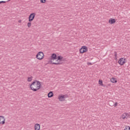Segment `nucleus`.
Wrapping results in <instances>:
<instances>
[{"label":"nucleus","mask_w":130,"mask_h":130,"mask_svg":"<svg viewBox=\"0 0 130 130\" xmlns=\"http://www.w3.org/2000/svg\"><path fill=\"white\" fill-rule=\"evenodd\" d=\"M31 90L36 92L38 90H39L41 88V84L40 81H34L30 85Z\"/></svg>","instance_id":"f257e3e1"},{"label":"nucleus","mask_w":130,"mask_h":130,"mask_svg":"<svg viewBox=\"0 0 130 130\" xmlns=\"http://www.w3.org/2000/svg\"><path fill=\"white\" fill-rule=\"evenodd\" d=\"M62 58H63V57L61 56H58V57H57V62H52V64H56V65H58V64H61L62 63Z\"/></svg>","instance_id":"f03ea898"},{"label":"nucleus","mask_w":130,"mask_h":130,"mask_svg":"<svg viewBox=\"0 0 130 130\" xmlns=\"http://www.w3.org/2000/svg\"><path fill=\"white\" fill-rule=\"evenodd\" d=\"M36 58L39 60H41L44 58V53L43 52H39L36 55Z\"/></svg>","instance_id":"7ed1b4c3"},{"label":"nucleus","mask_w":130,"mask_h":130,"mask_svg":"<svg viewBox=\"0 0 130 130\" xmlns=\"http://www.w3.org/2000/svg\"><path fill=\"white\" fill-rule=\"evenodd\" d=\"M125 60H126V58H120L118 62L119 64H120V66H123V64H124V63H125V62H126V61H125Z\"/></svg>","instance_id":"20e7f679"},{"label":"nucleus","mask_w":130,"mask_h":130,"mask_svg":"<svg viewBox=\"0 0 130 130\" xmlns=\"http://www.w3.org/2000/svg\"><path fill=\"white\" fill-rule=\"evenodd\" d=\"M35 15H36V13H32L30 14L28 17L29 22H32V21L34 20V18H35Z\"/></svg>","instance_id":"39448f33"},{"label":"nucleus","mask_w":130,"mask_h":130,"mask_svg":"<svg viewBox=\"0 0 130 130\" xmlns=\"http://www.w3.org/2000/svg\"><path fill=\"white\" fill-rule=\"evenodd\" d=\"M5 120H6L5 117L0 116V124H5L6 123Z\"/></svg>","instance_id":"423d86ee"},{"label":"nucleus","mask_w":130,"mask_h":130,"mask_svg":"<svg viewBox=\"0 0 130 130\" xmlns=\"http://www.w3.org/2000/svg\"><path fill=\"white\" fill-rule=\"evenodd\" d=\"M55 59H57V57L56 56V54H55V53L52 54L51 60H55Z\"/></svg>","instance_id":"0eeeda50"},{"label":"nucleus","mask_w":130,"mask_h":130,"mask_svg":"<svg viewBox=\"0 0 130 130\" xmlns=\"http://www.w3.org/2000/svg\"><path fill=\"white\" fill-rule=\"evenodd\" d=\"M82 49H83L82 53H85V52H87V51H88V48L86 46H82Z\"/></svg>","instance_id":"6e6552de"},{"label":"nucleus","mask_w":130,"mask_h":130,"mask_svg":"<svg viewBox=\"0 0 130 130\" xmlns=\"http://www.w3.org/2000/svg\"><path fill=\"white\" fill-rule=\"evenodd\" d=\"M35 130H40V124L36 123L35 124Z\"/></svg>","instance_id":"1a4fd4ad"},{"label":"nucleus","mask_w":130,"mask_h":130,"mask_svg":"<svg viewBox=\"0 0 130 130\" xmlns=\"http://www.w3.org/2000/svg\"><path fill=\"white\" fill-rule=\"evenodd\" d=\"M64 98H66L64 95H61L58 97L59 101H64Z\"/></svg>","instance_id":"9d476101"},{"label":"nucleus","mask_w":130,"mask_h":130,"mask_svg":"<svg viewBox=\"0 0 130 130\" xmlns=\"http://www.w3.org/2000/svg\"><path fill=\"white\" fill-rule=\"evenodd\" d=\"M115 19H112V18H110L109 20V23L110 24H114V23H115Z\"/></svg>","instance_id":"9b49d317"},{"label":"nucleus","mask_w":130,"mask_h":130,"mask_svg":"<svg viewBox=\"0 0 130 130\" xmlns=\"http://www.w3.org/2000/svg\"><path fill=\"white\" fill-rule=\"evenodd\" d=\"M48 98H51V97H53V92L52 91H50L48 93Z\"/></svg>","instance_id":"f8f14e48"},{"label":"nucleus","mask_w":130,"mask_h":130,"mask_svg":"<svg viewBox=\"0 0 130 130\" xmlns=\"http://www.w3.org/2000/svg\"><path fill=\"white\" fill-rule=\"evenodd\" d=\"M108 104L110 106H114V102L112 101H109Z\"/></svg>","instance_id":"ddd939ff"},{"label":"nucleus","mask_w":130,"mask_h":130,"mask_svg":"<svg viewBox=\"0 0 130 130\" xmlns=\"http://www.w3.org/2000/svg\"><path fill=\"white\" fill-rule=\"evenodd\" d=\"M122 119H126V113H124L121 116Z\"/></svg>","instance_id":"4468645a"},{"label":"nucleus","mask_w":130,"mask_h":130,"mask_svg":"<svg viewBox=\"0 0 130 130\" xmlns=\"http://www.w3.org/2000/svg\"><path fill=\"white\" fill-rule=\"evenodd\" d=\"M111 82L112 83H117V81L116 80H115V79H114L113 78L111 79Z\"/></svg>","instance_id":"2eb2a0df"},{"label":"nucleus","mask_w":130,"mask_h":130,"mask_svg":"<svg viewBox=\"0 0 130 130\" xmlns=\"http://www.w3.org/2000/svg\"><path fill=\"white\" fill-rule=\"evenodd\" d=\"M99 85H101V86H103V81H102V80H100L99 81Z\"/></svg>","instance_id":"dca6fc26"},{"label":"nucleus","mask_w":130,"mask_h":130,"mask_svg":"<svg viewBox=\"0 0 130 130\" xmlns=\"http://www.w3.org/2000/svg\"><path fill=\"white\" fill-rule=\"evenodd\" d=\"M115 59H117V53L116 52H114Z\"/></svg>","instance_id":"f3484780"},{"label":"nucleus","mask_w":130,"mask_h":130,"mask_svg":"<svg viewBox=\"0 0 130 130\" xmlns=\"http://www.w3.org/2000/svg\"><path fill=\"white\" fill-rule=\"evenodd\" d=\"M124 130H130L129 126H126Z\"/></svg>","instance_id":"a211bd4d"},{"label":"nucleus","mask_w":130,"mask_h":130,"mask_svg":"<svg viewBox=\"0 0 130 130\" xmlns=\"http://www.w3.org/2000/svg\"><path fill=\"white\" fill-rule=\"evenodd\" d=\"M40 2L42 4H45L46 0H40Z\"/></svg>","instance_id":"6ab92c4d"},{"label":"nucleus","mask_w":130,"mask_h":130,"mask_svg":"<svg viewBox=\"0 0 130 130\" xmlns=\"http://www.w3.org/2000/svg\"><path fill=\"white\" fill-rule=\"evenodd\" d=\"M31 81H32V78L31 77H28L27 79V81L31 82Z\"/></svg>","instance_id":"aec40b11"},{"label":"nucleus","mask_w":130,"mask_h":130,"mask_svg":"<svg viewBox=\"0 0 130 130\" xmlns=\"http://www.w3.org/2000/svg\"><path fill=\"white\" fill-rule=\"evenodd\" d=\"M27 26L28 27V28H30V27H31V22H28L27 23Z\"/></svg>","instance_id":"412c9836"},{"label":"nucleus","mask_w":130,"mask_h":130,"mask_svg":"<svg viewBox=\"0 0 130 130\" xmlns=\"http://www.w3.org/2000/svg\"><path fill=\"white\" fill-rule=\"evenodd\" d=\"M126 119H127V118H128V117H129V115H128V113H126Z\"/></svg>","instance_id":"4be33fe9"},{"label":"nucleus","mask_w":130,"mask_h":130,"mask_svg":"<svg viewBox=\"0 0 130 130\" xmlns=\"http://www.w3.org/2000/svg\"><path fill=\"white\" fill-rule=\"evenodd\" d=\"M114 107H116L117 106V102H116L115 103H114Z\"/></svg>","instance_id":"5701e85b"},{"label":"nucleus","mask_w":130,"mask_h":130,"mask_svg":"<svg viewBox=\"0 0 130 130\" xmlns=\"http://www.w3.org/2000/svg\"><path fill=\"white\" fill-rule=\"evenodd\" d=\"M6 4V1H0V4Z\"/></svg>","instance_id":"b1692460"},{"label":"nucleus","mask_w":130,"mask_h":130,"mask_svg":"<svg viewBox=\"0 0 130 130\" xmlns=\"http://www.w3.org/2000/svg\"><path fill=\"white\" fill-rule=\"evenodd\" d=\"M87 66H92V63H91V62H87Z\"/></svg>","instance_id":"393cba45"},{"label":"nucleus","mask_w":130,"mask_h":130,"mask_svg":"<svg viewBox=\"0 0 130 130\" xmlns=\"http://www.w3.org/2000/svg\"><path fill=\"white\" fill-rule=\"evenodd\" d=\"M80 53H82V48H81L80 49Z\"/></svg>","instance_id":"a878e982"},{"label":"nucleus","mask_w":130,"mask_h":130,"mask_svg":"<svg viewBox=\"0 0 130 130\" xmlns=\"http://www.w3.org/2000/svg\"><path fill=\"white\" fill-rule=\"evenodd\" d=\"M19 23H21V22H22V21L21 20L18 21Z\"/></svg>","instance_id":"bb28decb"},{"label":"nucleus","mask_w":130,"mask_h":130,"mask_svg":"<svg viewBox=\"0 0 130 130\" xmlns=\"http://www.w3.org/2000/svg\"><path fill=\"white\" fill-rule=\"evenodd\" d=\"M10 1H11V0H8V2H10Z\"/></svg>","instance_id":"cd10ccee"}]
</instances>
